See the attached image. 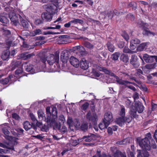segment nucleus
Listing matches in <instances>:
<instances>
[{
    "instance_id": "nucleus-1",
    "label": "nucleus",
    "mask_w": 157,
    "mask_h": 157,
    "mask_svg": "<svg viewBox=\"0 0 157 157\" xmlns=\"http://www.w3.org/2000/svg\"><path fill=\"white\" fill-rule=\"evenodd\" d=\"M50 108L47 107L46 108V118H45V121L51 127L54 128H57L59 129L60 125L57 122V110L56 107L52 108V114L50 111Z\"/></svg>"
},
{
    "instance_id": "nucleus-2",
    "label": "nucleus",
    "mask_w": 157,
    "mask_h": 157,
    "mask_svg": "<svg viewBox=\"0 0 157 157\" xmlns=\"http://www.w3.org/2000/svg\"><path fill=\"white\" fill-rule=\"evenodd\" d=\"M137 141L140 146L144 149L149 151L151 149L150 145V142L146 138L140 139V138L137 139Z\"/></svg>"
},
{
    "instance_id": "nucleus-3",
    "label": "nucleus",
    "mask_w": 157,
    "mask_h": 157,
    "mask_svg": "<svg viewBox=\"0 0 157 157\" xmlns=\"http://www.w3.org/2000/svg\"><path fill=\"white\" fill-rule=\"evenodd\" d=\"M109 75H110L111 76L115 78L116 81L120 85H124L126 86L129 83L133 85L135 84V83L133 82L125 80H123L122 79L116 76L114 73L111 71H110Z\"/></svg>"
},
{
    "instance_id": "nucleus-4",
    "label": "nucleus",
    "mask_w": 157,
    "mask_h": 157,
    "mask_svg": "<svg viewBox=\"0 0 157 157\" xmlns=\"http://www.w3.org/2000/svg\"><path fill=\"white\" fill-rule=\"evenodd\" d=\"M86 120L89 122L91 121L94 124H96L97 116L96 113H93L92 115L90 111H89L86 114Z\"/></svg>"
},
{
    "instance_id": "nucleus-5",
    "label": "nucleus",
    "mask_w": 157,
    "mask_h": 157,
    "mask_svg": "<svg viewBox=\"0 0 157 157\" xmlns=\"http://www.w3.org/2000/svg\"><path fill=\"white\" fill-rule=\"evenodd\" d=\"M59 59V52L57 51L56 52L55 56L53 55H50V59L47 60L48 63L50 65H52L53 63L56 62L58 63Z\"/></svg>"
},
{
    "instance_id": "nucleus-6",
    "label": "nucleus",
    "mask_w": 157,
    "mask_h": 157,
    "mask_svg": "<svg viewBox=\"0 0 157 157\" xmlns=\"http://www.w3.org/2000/svg\"><path fill=\"white\" fill-rule=\"evenodd\" d=\"M0 22L2 23L7 24L9 23L8 14L3 12L0 13Z\"/></svg>"
},
{
    "instance_id": "nucleus-7",
    "label": "nucleus",
    "mask_w": 157,
    "mask_h": 157,
    "mask_svg": "<svg viewBox=\"0 0 157 157\" xmlns=\"http://www.w3.org/2000/svg\"><path fill=\"white\" fill-rule=\"evenodd\" d=\"M130 63L133 66L135 67H137L139 66L140 64L138 61L137 56L135 55H132L131 59L130 61Z\"/></svg>"
},
{
    "instance_id": "nucleus-8",
    "label": "nucleus",
    "mask_w": 157,
    "mask_h": 157,
    "mask_svg": "<svg viewBox=\"0 0 157 157\" xmlns=\"http://www.w3.org/2000/svg\"><path fill=\"white\" fill-rule=\"evenodd\" d=\"M69 52L67 51H63L61 53L60 59L64 63H66L69 56Z\"/></svg>"
},
{
    "instance_id": "nucleus-9",
    "label": "nucleus",
    "mask_w": 157,
    "mask_h": 157,
    "mask_svg": "<svg viewBox=\"0 0 157 157\" xmlns=\"http://www.w3.org/2000/svg\"><path fill=\"white\" fill-rule=\"evenodd\" d=\"M41 16L43 20L47 21H51L52 19V15L48 12L43 13Z\"/></svg>"
},
{
    "instance_id": "nucleus-10",
    "label": "nucleus",
    "mask_w": 157,
    "mask_h": 157,
    "mask_svg": "<svg viewBox=\"0 0 157 157\" xmlns=\"http://www.w3.org/2000/svg\"><path fill=\"white\" fill-rule=\"evenodd\" d=\"M104 120L107 123L109 124L110 122L112 121V115L111 112H108L105 113L104 116Z\"/></svg>"
},
{
    "instance_id": "nucleus-11",
    "label": "nucleus",
    "mask_w": 157,
    "mask_h": 157,
    "mask_svg": "<svg viewBox=\"0 0 157 157\" xmlns=\"http://www.w3.org/2000/svg\"><path fill=\"white\" fill-rule=\"evenodd\" d=\"M136 110L139 113H142L144 109V107L142 103L140 102H136L135 104Z\"/></svg>"
},
{
    "instance_id": "nucleus-12",
    "label": "nucleus",
    "mask_w": 157,
    "mask_h": 157,
    "mask_svg": "<svg viewBox=\"0 0 157 157\" xmlns=\"http://www.w3.org/2000/svg\"><path fill=\"white\" fill-rule=\"evenodd\" d=\"M69 61L70 63L75 67H77L79 66V61L74 56H71L70 59Z\"/></svg>"
},
{
    "instance_id": "nucleus-13",
    "label": "nucleus",
    "mask_w": 157,
    "mask_h": 157,
    "mask_svg": "<svg viewBox=\"0 0 157 157\" xmlns=\"http://www.w3.org/2000/svg\"><path fill=\"white\" fill-rule=\"evenodd\" d=\"M80 66L81 68L83 69H87L89 67V63L88 61L85 59H82L80 61Z\"/></svg>"
},
{
    "instance_id": "nucleus-14",
    "label": "nucleus",
    "mask_w": 157,
    "mask_h": 157,
    "mask_svg": "<svg viewBox=\"0 0 157 157\" xmlns=\"http://www.w3.org/2000/svg\"><path fill=\"white\" fill-rule=\"evenodd\" d=\"M10 52L9 50L3 51L1 55V58L3 60H6L9 58Z\"/></svg>"
},
{
    "instance_id": "nucleus-15",
    "label": "nucleus",
    "mask_w": 157,
    "mask_h": 157,
    "mask_svg": "<svg viewBox=\"0 0 157 157\" xmlns=\"http://www.w3.org/2000/svg\"><path fill=\"white\" fill-rule=\"evenodd\" d=\"M11 13H10L8 17L10 19L11 21L13 22L15 25H17L18 23V19L16 15L14 13L12 15H11Z\"/></svg>"
},
{
    "instance_id": "nucleus-16",
    "label": "nucleus",
    "mask_w": 157,
    "mask_h": 157,
    "mask_svg": "<svg viewBox=\"0 0 157 157\" xmlns=\"http://www.w3.org/2000/svg\"><path fill=\"white\" fill-rule=\"evenodd\" d=\"M154 56H149L147 54L143 55V58L147 63H151L153 61Z\"/></svg>"
},
{
    "instance_id": "nucleus-17",
    "label": "nucleus",
    "mask_w": 157,
    "mask_h": 157,
    "mask_svg": "<svg viewBox=\"0 0 157 157\" xmlns=\"http://www.w3.org/2000/svg\"><path fill=\"white\" fill-rule=\"evenodd\" d=\"M116 122L117 123L121 126H122L125 123L124 117H120L116 119Z\"/></svg>"
},
{
    "instance_id": "nucleus-18",
    "label": "nucleus",
    "mask_w": 157,
    "mask_h": 157,
    "mask_svg": "<svg viewBox=\"0 0 157 157\" xmlns=\"http://www.w3.org/2000/svg\"><path fill=\"white\" fill-rule=\"evenodd\" d=\"M13 78V76L12 75H10L8 77H7L4 79H2L0 80V83L4 85L7 84L10 80H11Z\"/></svg>"
},
{
    "instance_id": "nucleus-19",
    "label": "nucleus",
    "mask_w": 157,
    "mask_h": 157,
    "mask_svg": "<svg viewBox=\"0 0 157 157\" xmlns=\"http://www.w3.org/2000/svg\"><path fill=\"white\" fill-rule=\"evenodd\" d=\"M136 108L135 106H132L130 109V114L131 116V117L134 118H136L137 116L136 115Z\"/></svg>"
},
{
    "instance_id": "nucleus-20",
    "label": "nucleus",
    "mask_w": 157,
    "mask_h": 157,
    "mask_svg": "<svg viewBox=\"0 0 157 157\" xmlns=\"http://www.w3.org/2000/svg\"><path fill=\"white\" fill-rule=\"evenodd\" d=\"M95 136L94 134H90V135L84 136L82 139H86V142H90L95 139Z\"/></svg>"
},
{
    "instance_id": "nucleus-21",
    "label": "nucleus",
    "mask_w": 157,
    "mask_h": 157,
    "mask_svg": "<svg viewBox=\"0 0 157 157\" xmlns=\"http://www.w3.org/2000/svg\"><path fill=\"white\" fill-rule=\"evenodd\" d=\"M88 123L86 121H83L81 124L79 129L84 132H86L88 129Z\"/></svg>"
},
{
    "instance_id": "nucleus-22",
    "label": "nucleus",
    "mask_w": 157,
    "mask_h": 157,
    "mask_svg": "<svg viewBox=\"0 0 157 157\" xmlns=\"http://www.w3.org/2000/svg\"><path fill=\"white\" fill-rule=\"evenodd\" d=\"M19 17L20 19L21 23L23 27L25 28H28L29 24L26 20L23 19L19 15Z\"/></svg>"
},
{
    "instance_id": "nucleus-23",
    "label": "nucleus",
    "mask_w": 157,
    "mask_h": 157,
    "mask_svg": "<svg viewBox=\"0 0 157 157\" xmlns=\"http://www.w3.org/2000/svg\"><path fill=\"white\" fill-rule=\"evenodd\" d=\"M24 127L26 131L31 128L32 127V124H30L29 122L26 121L23 123Z\"/></svg>"
},
{
    "instance_id": "nucleus-24",
    "label": "nucleus",
    "mask_w": 157,
    "mask_h": 157,
    "mask_svg": "<svg viewBox=\"0 0 157 157\" xmlns=\"http://www.w3.org/2000/svg\"><path fill=\"white\" fill-rule=\"evenodd\" d=\"M109 125L108 123H107L104 120H103L102 122L100 123L99 124V127L101 129H103L106 128Z\"/></svg>"
},
{
    "instance_id": "nucleus-25",
    "label": "nucleus",
    "mask_w": 157,
    "mask_h": 157,
    "mask_svg": "<svg viewBox=\"0 0 157 157\" xmlns=\"http://www.w3.org/2000/svg\"><path fill=\"white\" fill-rule=\"evenodd\" d=\"M25 69L27 71L30 72L32 74L35 73L33 66L32 65H28L25 68Z\"/></svg>"
},
{
    "instance_id": "nucleus-26",
    "label": "nucleus",
    "mask_w": 157,
    "mask_h": 157,
    "mask_svg": "<svg viewBox=\"0 0 157 157\" xmlns=\"http://www.w3.org/2000/svg\"><path fill=\"white\" fill-rule=\"evenodd\" d=\"M107 14L108 15V17L109 19H112L113 18V12L111 11L108 12L105 11L101 13L102 15H104V18L105 17Z\"/></svg>"
},
{
    "instance_id": "nucleus-27",
    "label": "nucleus",
    "mask_w": 157,
    "mask_h": 157,
    "mask_svg": "<svg viewBox=\"0 0 157 157\" xmlns=\"http://www.w3.org/2000/svg\"><path fill=\"white\" fill-rule=\"evenodd\" d=\"M140 41L137 38H135L133 39H132L131 41V49H133L134 48H132V46H133V44H140Z\"/></svg>"
},
{
    "instance_id": "nucleus-28",
    "label": "nucleus",
    "mask_w": 157,
    "mask_h": 157,
    "mask_svg": "<svg viewBox=\"0 0 157 157\" xmlns=\"http://www.w3.org/2000/svg\"><path fill=\"white\" fill-rule=\"evenodd\" d=\"M2 131L5 135L6 136H5V138L6 139H9L10 137L9 136V134H10V132L7 129V128H6V127L3 128L2 129Z\"/></svg>"
},
{
    "instance_id": "nucleus-29",
    "label": "nucleus",
    "mask_w": 157,
    "mask_h": 157,
    "mask_svg": "<svg viewBox=\"0 0 157 157\" xmlns=\"http://www.w3.org/2000/svg\"><path fill=\"white\" fill-rule=\"evenodd\" d=\"M108 50L111 52H113L114 50V46L110 42H108L106 44Z\"/></svg>"
},
{
    "instance_id": "nucleus-30",
    "label": "nucleus",
    "mask_w": 157,
    "mask_h": 157,
    "mask_svg": "<svg viewBox=\"0 0 157 157\" xmlns=\"http://www.w3.org/2000/svg\"><path fill=\"white\" fill-rule=\"evenodd\" d=\"M40 60L43 63H45L47 60L45 53H42L40 54Z\"/></svg>"
},
{
    "instance_id": "nucleus-31",
    "label": "nucleus",
    "mask_w": 157,
    "mask_h": 157,
    "mask_svg": "<svg viewBox=\"0 0 157 157\" xmlns=\"http://www.w3.org/2000/svg\"><path fill=\"white\" fill-rule=\"evenodd\" d=\"M157 66L156 63H154L151 64H148L145 65V67L148 69H154Z\"/></svg>"
},
{
    "instance_id": "nucleus-32",
    "label": "nucleus",
    "mask_w": 157,
    "mask_h": 157,
    "mask_svg": "<svg viewBox=\"0 0 157 157\" xmlns=\"http://www.w3.org/2000/svg\"><path fill=\"white\" fill-rule=\"evenodd\" d=\"M83 45L86 47L90 49H92L94 48V45L88 41H84Z\"/></svg>"
},
{
    "instance_id": "nucleus-33",
    "label": "nucleus",
    "mask_w": 157,
    "mask_h": 157,
    "mask_svg": "<svg viewBox=\"0 0 157 157\" xmlns=\"http://www.w3.org/2000/svg\"><path fill=\"white\" fill-rule=\"evenodd\" d=\"M120 56V53L119 52H117L113 54L112 56V59L114 60H117Z\"/></svg>"
},
{
    "instance_id": "nucleus-34",
    "label": "nucleus",
    "mask_w": 157,
    "mask_h": 157,
    "mask_svg": "<svg viewBox=\"0 0 157 157\" xmlns=\"http://www.w3.org/2000/svg\"><path fill=\"white\" fill-rule=\"evenodd\" d=\"M71 22H72V23L77 24L78 23L81 24L83 23V21L82 20L78 18H74L73 20L71 21Z\"/></svg>"
},
{
    "instance_id": "nucleus-35",
    "label": "nucleus",
    "mask_w": 157,
    "mask_h": 157,
    "mask_svg": "<svg viewBox=\"0 0 157 157\" xmlns=\"http://www.w3.org/2000/svg\"><path fill=\"white\" fill-rule=\"evenodd\" d=\"M19 63L18 61H13L11 63L12 70H14L16 67H17Z\"/></svg>"
},
{
    "instance_id": "nucleus-36",
    "label": "nucleus",
    "mask_w": 157,
    "mask_h": 157,
    "mask_svg": "<svg viewBox=\"0 0 157 157\" xmlns=\"http://www.w3.org/2000/svg\"><path fill=\"white\" fill-rule=\"evenodd\" d=\"M38 118L42 120L43 118L45 117V114L43 111L41 110H39L37 111Z\"/></svg>"
},
{
    "instance_id": "nucleus-37",
    "label": "nucleus",
    "mask_w": 157,
    "mask_h": 157,
    "mask_svg": "<svg viewBox=\"0 0 157 157\" xmlns=\"http://www.w3.org/2000/svg\"><path fill=\"white\" fill-rule=\"evenodd\" d=\"M121 59L124 63H127L128 61L129 58L128 56L123 55L121 56Z\"/></svg>"
},
{
    "instance_id": "nucleus-38",
    "label": "nucleus",
    "mask_w": 157,
    "mask_h": 157,
    "mask_svg": "<svg viewBox=\"0 0 157 157\" xmlns=\"http://www.w3.org/2000/svg\"><path fill=\"white\" fill-rule=\"evenodd\" d=\"M74 126L77 129H79L80 126V122L77 120H75L74 121Z\"/></svg>"
},
{
    "instance_id": "nucleus-39",
    "label": "nucleus",
    "mask_w": 157,
    "mask_h": 157,
    "mask_svg": "<svg viewBox=\"0 0 157 157\" xmlns=\"http://www.w3.org/2000/svg\"><path fill=\"white\" fill-rule=\"evenodd\" d=\"M146 45V43H143L139 45L138 48L137 49L140 51H142L145 48V47Z\"/></svg>"
},
{
    "instance_id": "nucleus-40",
    "label": "nucleus",
    "mask_w": 157,
    "mask_h": 157,
    "mask_svg": "<svg viewBox=\"0 0 157 157\" xmlns=\"http://www.w3.org/2000/svg\"><path fill=\"white\" fill-rule=\"evenodd\" d=\"M93 157H107V156L105 154H101L100 152L97 151L96 155L94 156Z\"/></svg>"
},
{
    "instance_id": "nucleus-41",
    "label": "nucleus",
    "mask_w": 157,
    "mask_h": 157,
    "mask_svg": "<svg viewBox=\"0 0 157 157\" xmlns=\"http://www.w3.org/2000/svg\"><path fill=\"white\" fill-rule=\"evenodd\" d=\"M78 52L82 56L86 54L85 49L83 46L81 47V48L78 51Z\"/></svg>"
},
{
    "instance_id": "nucleus-42",
    "label": "nucleus",
    "mask_w": 157,
    "mask_h": 157,
    "mask_svg": "<svg viewBox=\"0 0 157 157\" xmlns=\"http://www.w3.org/2000/svg\"><path fill=\"white\" fill-rule=\"evenodd\" d=\"M120 115L121 117H124L125 115V109L124 107H121L120 112Z\"/></svg>"
},
{
    "instance_id": "nucleus-43",
    "label": "nucleus",
    "mask_w": 157,
    "mask_h": 157,
    "mask_svg": "<svg viewBox=\"0 0 157 157\" xmlns=\"http://www.w3.org/2000/svg\"><path fill=\"white\" fill-rule=\"evenodd\" d=\"M89 105V104L88 103L86 102L82 105L81 108L83 110H86L88 107Z\"/></svg>"
},
{
    "instance_id": "nucleus-44",
    "label": "nucleus",
    "mask_w": 157,
    "mask_h": 157,
    "mask_svg": "<svg viewBox=\"0 0 157 157\" xmlns=\"http://www.w3.org/2000/svg\"><path fill=\"white\" fill-rule=\"evenodd\" d=\"M123 52L125 53H130L132 54L134 52L130 50L127 47H125L123 49Z\"/></svg>"
},
{
    "instance_id": "nucleus-45",
    "label": "nucleus",
    "mask_w": 157,
    "mask_h": 157,
    "mask_svg": "<svg viewBox=\"0 0 157 157\" xmlns=\"http://www.w3.org/2000/svg\"><path fill=\"white\" fill-rule=\"evenodd\" d=\"M59 123H63L65 121L64 116L63 115L60 116L59 117Z\"/></svg>"
},
{
    "instance_id": "nucleus-46",
    "label": "nucleus",
    "mask_w": 157,
    "mask_h": 157,
    "mask_svg": "<svg viewBox=\"0 0 157 157\" xmlns=\"http://www.w3.org/2000/svg\"><path fill=\"white\" fill-rule=\"evenodd\" d=\"M131 105V101L128 98L126 99L125 101V105L127 108H129Z\"/></svg>"
},
{
    "instance_id": "nucleus-47",
    "label": "nucleus",
    "mask_w": 157,
    "mask_h": 157,
    "mask_svg": "<svg viewBox=\"0 0 157 157\" xmlns=\"http://www.w3.org/2000/svg\"><path fill=\"white\" fill-rule=\"evenodd\" d=\"M143 74V72L142 70L140 69H138L137 70V71L136 73V75L138 76L139 78H141L140 75Z\"/></svg>"
},
{
    "instance_id": "nucleus-48",
    "label": "nucleus",
    "mask_w": 157,
    "mask_h": 157,
    "mask_svg": "<svg viewBox=\"0 0 157 157\" xmlns=\"http://www.w3.org/2000/svg\"><path fill=\"white\" fill-rule=\"evenodd\" d=\"M151 144V147L153 149H155L157 147V145L155 142L154 140L152 139L151 142H150V145Z\"/></svg>"
},
{
    "instance_id": "nucleus-49",
    "label": "nucleus",
    "mask_w": 157,
    "mask_h": 157,
    "mask_svg": "<svg viewBox=\"0 0 157 157\" xmlns=\"http://www.w3.org/2000/svg\"><path fill=\"white\" fill-rule=\"evenodd\" d=\"M26 54H27V52L22 53L19 55V57L23 60H25L26 59Z\"/></svg>"
},
{
    "instance_id": "nucleus-50",
    "label": "nucleus",
    "mask_w": 157,
    "mask_h": 157,
    "mask_svg": "<svg viewBox=\"0 0 157 157\" xmlns=\"http://www.w3.org/2000/svg\"><path fill=\"white\" fill-rule=\"evenodd\" d=\"M22 70L21 68H19L17 69L15 72V75H20L22 73Z\"/></svg>"
},
{
    "instance_id": "nucleus-51",
    "label": "nucleus",
    "mask_w": 157,
    "mask_h": 157,
    "mask_svg": "<svg viewBox=\"0 0 157 157\" xmlns=\"http://www.w3.org/2000/svg\"><path fill=\"white\" fill-rule=\"evenodd\" d=\"M29 116H30L31 119L33 121V123L37 121V120L35 117L33 113H30V114H29Z\"/></svg>"
},
{
    "instance_id": "nucleus-52",
    "label": "nucleus",
    "mask_w": 157,
    "mask_h": 157,
    "mask_svg": "<svg viewBox=\"0 0 157 157\" xmlns=\"http://www.w3.org/2000/svg\"><path fill=\"white\" fill-rule=\"evenodd\" d=\"M123 37L127 41L129 39V36L128 34L125 32H124L122 34Z\"/></svg>"
},
{
    "instance_id": "nucleus-53",
    "label": "nucleus",
    "mask_w": 157,
    "mask_h": 157,
    "mask_svg": "<svg viewBox=\"0 0 157 157\" xmlns=\"http://www.w3.org/2000/svg\"><path fill=\"white\" fill-rule=\"evenodd\" d=\"M124 118L125 119V122L129 123L131 121L132 118L131 117H124Z\"/></svg>"
},
{
    "instance_id": "nucleus-54",
    "label": "nucleus",
    "mask_w": 157,
    "mask_h": 157,
    "mask_svg": "<svg viewBox=\"0 0 157 157\" xmlns=\"http://www.w3.org/2000/svg\"><path fill=\"white\" fill-rule=\"evenodd\" d=\"M127 18L129 19L132 21H133L134 19V16L131 13H129L127 15Z\"/></svg>"
},
{
    "instance_id": "nucleus-55",
    "label": "nucleus",
    "mask_w": 157,
    "mask_h": 157,
    "mask_svg": "<svg viewBox=\"0 0 157 157\" xmlns=\"http://www.w3.org/2000/svg\"><path fill=\"white\" fill-rule=\"evenodd\" d=\"M41 130L42 131L47 132L48 130V128L47 126L44 125L41 128Z\"/></svg>"
},
{
    "instance_id": "nucleus-56",
    "label": "nucleus",
    "mask_w": 157,
    "mask_h": 157,
    "mask_svg": "<svg viewBox=\"0 0 157 157\" xmlns=\"http://www.w3.org/2000/svg\"><path fill=\"white\" fill-rule=\"evenodd\" d=\"M137 151L138 153L137 157H144L143 155V150L141 151L139 150H137Z\"/></svg>"
},
{
    "instance_id": "nucleus-57",
    "label": "nucleus",
    "mask_w": 157,
    "mask_h": 157,
    "mask_svg": "<svg viewBox=\"0 0 157 157\" xmlns=\"http://www.w3.org/2000/svg\"><path fill=\"white\" fill-rule=\"evenodd\" d=\"M12 117L13 118L16 120H19L20 118L19 116L16 113H13L12 114Z\"/></svg>"
},
{
    "instance_id": "nucleus-58",
    "label": "nucleus",
    "mask_w": 157,
    "mask_h": 157,
    "mask_svg": "<svg viewBox=\"0 0 157 157\" xmlns=\"http://www.w3.org/2000/svg\"><path fill=\"white\" fill-rule=\"evenodd\" d=\"M143 155L144 157H148L149 156L148 152L145 150H143Z\"/></svg>"
},
{
    "instance_id": "nucleus-59",
    "label": "nucleus",
    "mask_w": 157,
    "mask_h": 157,
    "mask_svg": "<svg viewBox=\"0 0 157 157\" xmlns=\"http://www.w3.org/2000/svg\"><path fill=\"white\" fill-rule=\"evenodd\" d=\"M59 33H54L52 32L51 31H48L44 33V34L48 35V34H59Z\"/></svg>"
},
{
    "instance_id": "nucleus-60",
    "label": "nucleus",
    "mask_w": 157,
    "mask_h": 157,
    "mask_svg": "<svg viewBox=\"0 0 157 157\" xmlns=\"http://www.w3.org/2000/svg\"><path fill=\"white\" fill-rule=\"evenodd\" d=\"M34 56L35 54L33 53L29 54H28L27 53V54H26V59H30V58Z\"/></svg>"
},
{
    "instance_id": "nucleus-61",
    "label": "nucleus",
    "mask_w": 157,
    "mask_h": 157,
    "mask_svg": "<svg viewBox=\"0 0 157 157\" xmlns=\"http://www.w3.org/2000/svg\"><path fill=\"white\" fill-rule=\"evenodd\" d=\"M34 137L40 140H42L44 137V136L41 134H39L36 136H35Z\"/></svg>"
},
{
    "instance_id": "nucleus-62",
    "label": "nucleus",
    "mask_w": 157,
    "mask_h": 157,
    "mask_svg": "<svg viewBox=\"0 0 157 157\" xmlns=\"http://www.w3.org/2000/svg\"><path fill=\"white\" fill-rule=\"evenodd\" d=\"M42 23V21L40 19H37L35 20V23L36 25H38Z\"/></svg>"
},
{
    "instance_id": "nucleus-63",
    "label": "nucleus",
    "mask_w": 157,
    "mask_h": 157,
    "mask_svg": "<svg viewBox=\"0 0 157 157\" xmlns=\"http://www.w3.org/2000/svg\"><path fill=\"white\" fill-rule=\"evenodd\" d=\"M144 138H146L148 140H151L152 139L151 136V134L149 132L146 135V137Z\"/></svg>"
},
{
    "instance_id": "nucleus-64",
    "label": "nucleus",
    "mask_w": 157,
    "mask_h": 157,
    "mask_svg": "<svg viewBox=\"0 0 157 157\" xmlns=\"http://www.w3.org/2000/svg\"><path fill=\"white\" fill-rule=\"evenodd\" d=\"M71 143L72 144V145L73 146L76 145L78 143V142L76 140H71Z\"/></svg>"
}]
</instances>
